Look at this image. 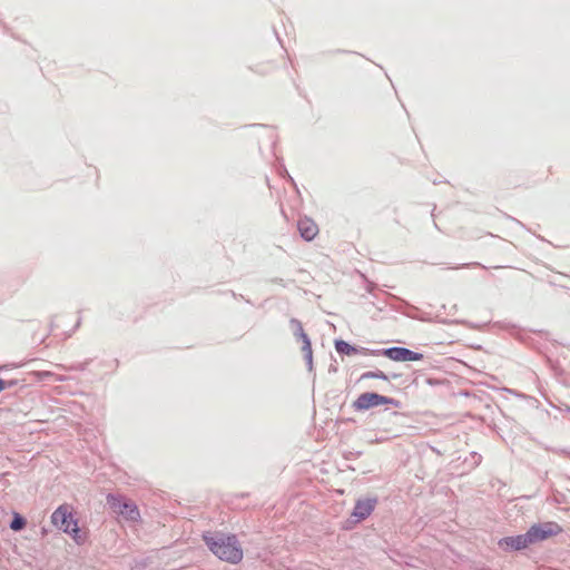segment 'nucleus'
Returning a JSON list of instances; mask_svg holds the SVG:
<instances>
[{
	"label": "nucleus",
	"instance_id": "obj_10",
	"mask_svg": "<svg viewBox=\"0 0 570 570\" xmlns=\"http://www.w3.org/2000/svg\"><path fill=\"white\" fill-rule=\"evenodd\" d=\"M292 325L294 326V335L298 341H301L302 345L311 344V341L305 333L302 323L299 321L293 320Z\"/></svg>",
	"mask_w": 570,
	"mask_h": 570
},
{
	"label": "nucleus",
	"instance_id": "obj_8",
	"mask_svg": "<svg viewBox=\"0 0 570 570\" xmlns=\"http://www.w3.org/2000/svg\"><path fill=\"white\" fill-rule=\"evenodd\" d=\"M533 544L529 530L524 534L514 537H507L499 541V546L502 549L522 550Z\"/></svg>",
	"mask_w": 570,
	"mask_h": 570
},
{
	"label": "nucleus",
	"instance_id": "obj_2",
	"mask_svg": "<svg viewBox=\"0 0 570 570\" xmlns=\"http://www.w3.org/2000/svg\"><path fill=\"white\" fill-rule=\"evenodd\" d=\"M51 523L58 530L69 534L78 546L86 543L88 540V532L80 529L71 504L63 503L59 505L51 514Z\"/></svg>",
	"mask_w": 570,
	"mask_h": 570
},
{
	"label": "nucleus",
	"instance_id": "obj_1",
	"mask_svg": "<svg viewBox=\"0 0 570 570\" xmlns=\"http://www.w3.org/2000/svg\"><path fill=\"white\" fill-rule=\"evenodd\" d=\"M203 539L212 553L219 560L230 564H238L242 562L244 551L235 534L208 532L203 535Z\"/></svg>",
	"mask_w": 570,
	"mask_h": 570
},
{
	"label": "nucleus",
	"instance_id": "obj_4",
	"mask_svg": "<svg viewBox=\"0 0 570 570\" xmlns=\"http://www.w3.org/2000/svg\"><path fill=\"white\" fill-rule=\"evenodd\" d=\"M562 532V528L557 522H543L533 524L529 529L532 543H537L549 538L556 537Z\"/></svg>",
	"mask_w": 570,
	"mask_h": 570
},
{
	"label": "nucleus",
	"instance_id": "obj_12",
	"mask_svg": "<svg viewBox=\"0 0 570 570\" xmlns=\"http://www.w3.org/2000/svg\"><path fill=\"white\" fill-rule=\"evenodd\" d=\"M26 527V520L19 514L13 513V520L10 523V528L13 531H19Z\"/></svg>",
	"mask_w": 570,
	"mask_h": 570
},
{
	"label": "nucleus",
	"instance_id": "obj_5",
	"mask_svg": "<svg viewBox=\"0 0 570 570\" xmlns=\"http://www.w3.org/2000/svg\"><path fill=\"white\" fill-rule=\"evenodd\" d=\"M385 404H393L395 406L399 405V402L387 397L380 395L377 393H363L361 394L356 401L354 402V407L356 410H368L374 406L385 405Z\"/></svg>",
	"mask_w": 570,
	"mask_h": 570
},
{
	"label": "nucleus",
	"instance_id": "obj_14",
	"mask_svg": "<svg viewBox=\"0 0 570 570\" xmlns=\"http://www.w3.org/2000/svg\"><path fill=\"white\" fill-rule=\"evenodd\" d=\"M302 352L304 354V357L307 362V364L309 365V367L312 366V362H313V350H312V344H307V345H302Z\"/></svg>",
	"mask_w": 570,
	"mask_h": 570
},
{
	"label": "nucleus",
	"instance_id": "obj_13",
	"mask_svg": "<svg viewBox=\"0 0 570 570\" xmlns=\"http://www.w3.org/2000/svg\"><path fill=\"white\" fill-rule=\"evenodd\" d=\"M366 379H380V380H384V381L389 380L387 375L382 371L363 373L361 376V380H366Z\"/></svg>",
	"mask_w": 570,
	"mask_h": 570
},
{
	"label": "nucleus",
	"instance_id": "obj_7",
	"mask_svg": "<svg viewBox=\"0 0 570 570\" xmlns=\"http://www.w3.org/2000/svg\"><path fill=\"white\" fill-rule=\"evenodd\" d=\"M383 354L395 362L421 361L423 358V354L413 352L405 347L386 348Z\"/></svg>",
	"mask_w": 570,
	"mask_h": 570
},
{
	"label": "nucleus",
	"instance_id": "obj_6",
	"mask_svg": "<svg viewBox=\"0 0 570 570\" xmlns=\"http://www.w3.org/2000/svg\"><path fill=\"white\" fill-rule=\"evenodd\" d=\"M376 503V498H365L357 500L351 513V518L354 519L355 523L365 520L374 511Z\"/></svg>",
	"mask_w": 570,
	"mask_h": 570
},
{
	"label": "nucleus",
	"instance_id": "obj_3",
	"mask_svg": "<svg viewBox=\"0 0 570 570\" xmlns=\"http://www.w3.org/2000/svg\"><path fill=\"white\" fill-rule=\"evenodd\" d=\"M107 503L110 510L119 517L121 521L129 524H137L140 522V511L134 501L122 495L108 494Z\"/></svg>",
	"mask_w": 570,
	"mask_h": 570
},
{
	"label": "nucleus",
	"instance_id": "obj_11",
	"mask_svg": "<svg viewBox=\"0 0 570 570\" xmlns=\"http://www.w3.org/2000/svg\"><path fill=\"white\" fill-rule=\"evenodd\" d=\"M335 348L338 353H342V354H353L355 353V348L353 346H351L348 343L344 342V341H337L335 343Z\"/></svg>",
	"mask_w": 570,
	"mask_h": 570
},
{
	"label": "nucleus",
	"instance_id": "obj_15",
	"mask_svg": "<svg viewBox=\"0 0 570 570\" xmlns=\"http://www.w3.org/2000/svg\"><path fill=\"white\" fill-rule=\"evenodd\" d=\"M6 386H7L6 382L2 379H0V392L3 391L6 389Z\"/></svg>",
	"mask_w": 570,
	"mask_h": 570
},
{
	"label": "nucleus",
	"instance_id": "obj_9",
	"mask_svg": "<svg viewBox=\"0 0 570 570\" xmlns=\"http://www.w3.org/2000/svg\"><path fill=\"white\" fill-rule=\"evenodd\" d=\"M297 228L301 236L309 242L318 234V226L316 223L307 217L301 218L297 223Z\"/></svg>",
	"mask_w": 570,
	"mask_h": 570
}]
</instances>
